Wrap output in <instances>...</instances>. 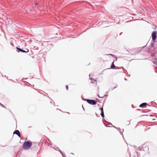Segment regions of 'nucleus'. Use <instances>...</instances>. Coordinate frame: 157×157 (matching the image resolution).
I'll use <instances>...</instances> for the list:
<instances>
[{"label":"nucleus","instance_id":"nucleus-7","mask_svg":"<svg viewBox=\"0 0 157 157\" xmlns=\"http://www.w3.org/2000/svg\"><path fill=\"white\" fill-rule=\"evenodd\" d=\"M100 110L101 111V115L103 117H104V115L103 112V108H100Z\"/></svg>","mask_w":157,"mask_h":157},{"label":"nucleus","instance_id":"nucleus-13","mask_svg":"<svg viewBox=\"0 0 157 157\" xmlns=\"http://www.w3.org/2000/svg\"><path fill=\"white\" fill-rule=\"evenodd\" d=\"M65 86H66V88H68V86L66 85Z\"/></svg>","mask_w":157,"mask_h":157},{"label":"nucleus","instance_id":"nucleus-11","mask_svg":"<svg viewBox=\"0 0 157 157\" xmlns=\"http://www.w3.org/2000/svg\"><path fill=\"white\" fill-rule=\"evenodd\" d=\"M107 55H111L112 56H114V55H113V54H107Z\"/></svg>","mask_w":157,"mask_h":157},{"label":"nucleus","instance_id":"nucleus-4","mask_svg":"<svg viewBox=\"0 0 157 157\" xmlns=\"http://www.w3.org/2000/svg\"><path fill=\"white\" fill-rule=\"evenodd\" d=\"M16 48L17 50L23 53L28 52H29V50L28 49H26L25 50H24L17 47H16Z\"/></svg>","mask_w":157,"mask_h":157},{"label":"nucleus","instance_id":"nucleus-18","mask_svg":"<svg viewBox=\"0 0 157 157\" xmlns=\"http://www.w3.org/2000/svg\"><path fill=\"white\" fill-rule=\"evenodd\" d=\"M121 35V34H120V35Z\"/></svg>","mask_w":157,"mask_h":157},{"label":"nucleus","instance_id":"nucleus-16","mask_svg":"<svg viewBox=\"0 0 157 157\" xmlns=\"http://www.w3.org/2000/svg\"><path fill=\"white\" fill-rule=\"evenodd\" d=\"M117 58H116V60H117Z\"/></svg>","mask_w":157,"mask_h":157},{"label":"nucleus","instance_id":"nucleus-2","mask_svg":"<svg viewBox=\"0 0 157 157\" xmlns=\"http://www.w3.org/2000/svg\"><path fill=\"white\" fill-rule=\"evenodd\" d=\"M156 34H157V32L156 31H153L152 33V41H153L154 42H155V40L156 38Z\"/></svg>","mask_w":157,"mask_h":157},{"label":"nucleus","instance_id":"nucleus-6","mask_svg":"<svg viewBox=\"0 0 157 157\" xmlns=\"http://www.w3.org/2000/svg\"><path fill=\"white\" fill-rule=\"evenodd\" d=\"M13 134H17L19 137H21V135L19 131L18 130H15L13 132Z\"/></svg>","mask_w":157,"mask_h":157},{"label":"nucleus","instance_id":"nucleus-9","mask_svg":"<svg viewBox=\"0 0 157 157\" xmlns=\"http://www.w3.org/2000/svg\"><path fill=\"white\" fill-rule=\"evenodd\" d=\"M147 105V104L146 103H144L141 104L140 106L139 107H140L145 106L146 105Z\"/></svg>","mask_w":157,"mask_h":157},{"label":"nucleus","instance_id":"nucleus-1","mask_svg":"<svg viewBox=\"0 0 157 157\" xmlns=\"http://www.w3.org/2000/svg\"><path fill=\"white\" fill-rule=\"evenodd\" d=\"M32 143L31 142L25 141L24 142L23 145V148L25 150L29 149L31 147Z\"/></svg>","mask_w":157,"mask_h":157},{"label":"nucleus","instance_id":"nucleus-8","mask_svg":"<svg viewBox=\"0 0 157 157\" xmlns=\"http://www.w3.org/2000/svg\"><path fill=\"white\" fill-rule=\"evenodd\" d=\"M90 79L91 80V82L93 83H97L96 81L92 78H90Z\"/></svg>","mask_w":157,"mask_h":157},{"label":"nucleus","instance_id":"nucleus-12","mask_svg":"<svg viewBox=\"0 0 157 157\" xmlns=\"http://www.w3.org/2000/svg\"><path fill=\"white\" fill-rule=\"evenodd\" d=\"M38 3L36 2L35 3V5H38Z\"/></svg>","mask_w":157,"mask_h":157},{"label":"nucleus","instance_id":"nucleus-10","mask_svg":"<svg viewBox=\"0 0 157 157\" xmlns=\"http://www.w3.org/2000/svg\"><path fill=\"white\" fill-rule=\"evenodd\" d=\"M114 62L113 61V62L111 64V69H113L115 67V66L114 64Z\"/></svg>","mask_w":157,"mask_h":157},{"label":"nucleus","instance_id":"nucleus-15","mask_svg":"<svg viewBox=\"0 0 157 157\" xmlns=\"http://www.w3.org/2000/svg\"><path fill=\"white\" fill-rule=\"evenodd\" d=\"M89 77H90V74L89 75Z\"/></svg>","mask_w":157,"mask_h":157},{"label":"nucleus","instance_id":"nucleus-5","mask_svg":"<svg viewBox=\"0 0 157 157\" xmlns=\"http://www.w3.org/2000/svg\"><path fill=\"white\" fill-rule=\"evenodd\" d=\"M151 49L152 50V51L153 50V53H155V52H156V51H155V48L154 47V43H151Z\"/></svg>","mask_w":157,"mask_h":157},{"label":"nucleus","instance_id":"nucleus-3","mask_svg":"<svg viewBox=\"0 0 157 157\" xmlns=\"http://www.w3.org/2000/svg\"><path fill=\"white\" fill-rule=\"evenodd\" d=\"M86 101L88 103L91 105H95L96 103V101L94 100L87 99Z\"/></svg>","mask_w":157,"mask_h":157},{"label":"nucleus","instance_id":"nucleus-17","mask_svg":"<svg viewBox=\"0 0 157 157\" xmlns=\"http://www.w3.org/2000/svg\"><path fill=\"white\" fill-rule=\"evenodd\" d=\"M125 80H127V79L126 78L125 79Z\"/></svg>","mask_w":157,"mask_h":157},{"label":"nucleus","instance_id":"nucleus-14","mask_svg":"<svg viewBox=\"0 0 157 157\" xmlns=\"http://www.w3.org/2000/svg\"><path fill=\"white\" fill-rule=\"evenodd\" d=\"M117 87V86H115V87H114L113 88L115 89V88H116Z\"/></svg>","mask_w":157,"mask_h":157}]
</instances>
